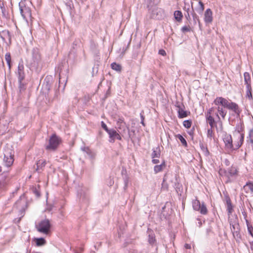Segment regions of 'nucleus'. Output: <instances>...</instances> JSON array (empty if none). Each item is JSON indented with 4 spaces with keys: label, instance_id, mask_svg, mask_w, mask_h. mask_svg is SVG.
<instances>
[{
    "label": "nucleus",
    "instance_id": "2eb2a0df",
    "mask_svg": "<svg viewBox=\"0 0 253 253\" xmlns=\"http://www.w3.org/2000/svg\"><path fill=\"white\" fill-rule=\"evenodd\" d=\"M216 108L218 113L221 116L223 119H225V117L227 114V111L224 109V106L221 105H217Z\"/></svg>",
    "mask_w": 253,
    "mask_h": 253
},
{
    "label": "nucleus",
    "instance_id": "9b49d317",
    "mask_svg": "<svg viewBox=\"0 0 253 253\" xmlns=\"http://www.w3.org/2000/svg\"><path fill=\"white\" fill-rule=\"evenodd\" d=\"M212 12L210 8H208L204 13V21L206 24H210L212 22Z\"/></svg>",
    "mask_w": 253,
    "mask_h": 253
},
{
    "label": "nucleus",
    "instance_id": "6e6552de",
    "mask_svg": "<svg viewBox=\"0 0 253 253\" xmlns=\"http://www.w3.org/2000/svg\"><path fill=\"white\" fill-rule=\"evenodd\" d=\"M109 135V141L110 143H114L116 139L119 140H122V137L120 134L114 129L111 128L108 132Z\"/></svg>",
    "mask_w": 253,
    "mask_h": 253
},
{
    "label": "nucleus",
    "instance_id": "338daca9",
    "mask_svg": "<svg viewBox=\"0 0 253 253\" xmlns=\"http://www.w3.org/2000/svg\"><path fill=\"white\" fill-rule=\"evenodd\" d=\"M141 124L143 126H145V124H144V121L141 120Z\"/></svg>",
    "mask_w": 253,
    "mask_h": 253
},
{
    "label": "nucleus",
    "instance_id": "ddd939ff",
    "mask_svg": "<svg viewBox=\"0 0 253 253\" xmlns=\"http://www.w3.org/2000/svg\"><path fill=\"white\" fill-rule=\"evenodd\" d=\"M226 203L227 206L228 215H230L233 211V206L231 203V200L229 197L226 198Z\"/></svg>",
    "mask_w": 253,
    "mask_h": 253
},
{
    "label": "nucleus",
    "instance_id": "f257e3e1",
    "mask_svg": "<svg viewBox=\"0 0 253 253\" xmlns=\"http://www.w3.org/2000/svg\"><path fill=\"white\" fill-rule=\"evenodd\" d=\"M215 105H221L224 108L233 111L238 116H240L241 112L238 105L233 102H229L226 98L222 97H217L213 101Z\"/></svg>",
    "mask_w": 253,
    "mask_h": 253
},
{
    "label": "nucleus",
    "instance_id": "ea45409f",
    "mask_svg": "<svg viewBox=\"0 0 253 253\" xmlns=\"http://www.w3.org/2000/svg\"><path fill=\"white\" fill-rule=\"evenodd\" d=\"M191 124L192 122L190 120H185L183 123V126L187 128H190Z\"/></svg>",
    "mask_w": 253,
    "mask_h": 253
},
{
    "label": "nucleus",
    "instance_id": "a878e982",
    "mask_svg": "<svg viewBox=\"0 0 253 253\" xmlns=\"http://www.w3.org/2000/svg\"><path fill=\"white\" fill-rule=\"evenodd\" d=\"M200 147L202 151V153L205 156H208L210 152L207 147L202 143H200Z\"/></svg>",
    "mask_w": 253,
    "mask_h": 253
},
{
    "label": "nucleus",
    "instance_id": "f3484780",
    "mask_svg": "<svg viewBox=\"0 0 253 253\" xmlns=\"http://www.w3.org/2000/svg\"><path fill=\"white\" fill-rule=\"evenodd\" d=\"M243 189L246 193H253V183L248 182L244 186Z\"/></svg>",
    "mask_w": 253,
    "mask_h": 253
},
{
    "label": "nucleus",
    "instance_id": "c756f323",
    "mask_svg": "<svg viewBox=\"0 0 253 253\" xmlns=\"http://www.w3.org/2000/svg\"><path fill=\"white\" fill-rule=\"evenodd\" d=\"M246 224L249 233L253 238V227L248 220H246Z\"/></svg>",
    "mask_w": 253,
    "mask_h": 253
},
{
    "label": "nucleus",
    "instance_id": "774afa93",
    "mask_svg": "<svg viewBox=\"0 0 253 253\" xmlns=\"http://www.w3.org/2000/svg\"><path fill=\"white\" fill-rule=\"evenodd\" d=\"M216 116L218 118V119H219V116H218V114H216Z\"/></svg>",
    "mask_w": 253,
    "mask_h": 253
},
{
    "label": "nucleus",
    "instance_id": "bb28decb",
    "mask_svg": "<svg viewBox=\"0 0 253 253\" xmlns=\"http://www.w3.org/2000/svg\"><path fill=\"white\" fill-rule=\"evenodd\" d=\"M192 205H193V208L194 210L197 211H199V210L200 209V207L201 204L199 200H198L197 199L194 200L193 201Z\"/></svg>",
    "mask_w": 253,
    "mask_h": 253
},
{
    "label": "nucleus",
    "instance_id": "4468645a",
    "mask_svg": "<svg viewBox=\"0 0 253 253\" xmlns=\"http://www.w3.org/2000/svg\"><path fill=\"white\" fill-rule=\"evenodd\" d=\"M148 237H149L148 238V242L150 244L153 245L156 241L155 234L153 233V231L152 230L149 229H148Z\"/></svg>",
    "mask_w": 253,
    "mask_h": 253
},
{
    "label": "nucleus",
    "instance_id": "7c9ffc66",
    "mask_svg": "<svg viewBox=\"0 0 253 253\" xmlns=\"http://www.w3.org/2000/svg\"><path fill=\"white\" fill-rule=\"evenodd\" d=\"M111 68L113 70H115L117 72H121L122 70V66L121 65L114 62L111 65Z\"/></svg>",
    "mask_w": 253,
    "mask_h": 253
},
{
    "label": "nucleus",
    "instance_id": "09e8293b",
    "mask_svg": "<svg viewBox=\"0 0 253 253\" xmlns=\"http://www.w3.org/2000/svg\"><path fill=\"white\" fill-rule=\"evenodd\" d=\"M213 112V108H211L209 109L206 113V117H208L209 116H211L212 112Z\"/></svg>",
    "mask_w": 253,
    "mask_h": 253
},
{
    "label": "nucleus",
    "instance_id": "864d4df0",
    "mask_svg": "<svg viewBox=\"0 0 253 253\" xmlns=\"http://www.w3.org/2000/svg\"><path fill=\"white\" fill-rule=\"evenodd\" d=\"M242 144L241 143H240V142H238L237 144L235 145V147L234 148L233 147V150H236V149H238V148H239L242 145Z\"/></svg>",
    "mask_w": 253,
    "mask_h": 253
},
{
    "label": "nucleus",
    "instance_id": "0e129e2a",
    "mask_svg": "<svg viewBox=\"0 0 253 253\" xmlns=\"http://www.w3.org/2000/svg\"><path fill=\"white\" fill-rule=\"evenodd\" d=\"M140 117H141V120H143V121L144 120V116L142 114H140Z\"/></svg>",
    "mask_w": 253,
    "mask_h": 253
},
{
    "label": "nucleus",
    "instance_id": "473e14b6",
    "mask_svg": "<svg viewBox=\"0 0 253 253\" xmlns=\"http://www.w3.org/2000/svg\"><path fill=\"white\" fill-rule=\"evenodd\" d=\"M191 5H192V9H193V2H191ZM192 17H193L194 23H196V20H197L198 21V22L199 25H200L201 23H200V19L199 18V17L196 14V13L194 11V10H193V13L192 14Z\"/></svg>",
    "mask_w": 253,
    "mask_h": 253
},
{
    "label": "nucleus",
    "instance_id": "58836bf2",
    "mask_svg": "<svg viewBox=\"0 0 253 253\" xmlns=\"http://www.w3.org/2000/svg\"><path fill=\"white\" fill-rule=\"evenodd\" d=\"M248 138L249 139L250 142L252 144H253V129H250Z\"/></svg>",
    "mask_w": 253,
    "mask_h": 253
},
{
    "label": "nucleus",
    "instance_id": "e2e57ef3",
    "mask_svg": "<svg viewBox=\"0 0 253 253\" xmlns=\"http://www.w3.org/2000/svg\"><path fill=\"white\" fill-rule=\"evenodd\" d=\"M198 225L199 227H200L202 225V221L200 220H199Z\"/></svg>",
    "mask_w": 253,
    "mask_h": 253
},
{
    "label": "nucleus",
    "instance_id": "603ef678",
    "mask_svg": "<svg viewBox=\"0 0 253 253\" xmlns=\"http://www.w3.org/2000/svg\"><path fill=\"white\" fill-rule=\"evenodd\" d=\"M244 134H240V140L238 142L242 144L243 142L244 141Z\"/></svg>",
    "mask_w": 253,
    "mask_h": 253
},
{
    "label": "nucleus",
    "instance_id": "cd10ccee",
    "mask_svg": "<svg viewBox=\"0 0 253 253\" xmlns=\"http://www.w3.org/2000/svg\"><path fill=\"white\" fill-rule=\"evenodd\" d=\"M174 16L175 19L179 22L182 20V12L179 10H176L174 13Z\"/></svg>",
    "mask_w": 253,
    "mask_h": 253
},
{
    "label": "nucleus",
    "instance_id": "4c0bfd02",
    "mask_svg": "<svg viewBox=\"0 0 253 253\" xmlns=\"http://www.w3.org/2000/svg\"><path fill=\"white\" fill-rule=\"evenodd\" d=\"M177 137L183 146H184L185 147L187 146V143L185 139L182 135H181L180 134H178Z\"/></svg>",
    "mask_w": 253,
    "mask_h": 253
},
{
    "label": "nucleus",
    "instance_id": "c85d7f7f",
    "mask_svg": "<svg viewBox=\"0 0 253 253\" xmlns=\"http://www.w3.org/2000/svg\"><path fill=\"white\" fill-rule=\"evenodd\" d=\"M206 120L208 123L210 125L211 127L213 128L215 125L214 118L211 116H209L208 117H206Z\"/></svg>",
    "mask_w": 253,
    "mask_h": 253
},
{
    "label": "nucleus",
    "instance_id": "4be33fe9",
    "mask_svg": "<svg viewBox=\"0 0 253 253\" xmlns=\"http://www.w3.org/2000/svg\"><path fill=\"white\" fill-rule=\"evenodd\" d=\"M51 77H46L44 79V81L43 83V85L45 87V88L49 90L50 88V81H51Z\"/></svg>",
    "mask_w": 253,
    "mask_h": 253
},
{
    "label": "nucleus",
    "instance_id": "b1692460",
    "mask_svg": "<svg viewBox=\"0 0 253 253\" xmlns=\"http://www.w3.org/2000/svg\"><path fill=\"white\" fill-rule=\"evenodd\" d=\"M160 155L161 151L159 147H157L155 149H153V152L151 155L152 158H159L160 157Z\"/></svg>",
    "mask_w": 253,
    "mask_h": 253
},
{
    "label": "nucleus",
    "instance_id": "bf43d9fd",
    "mask_svg": "<svg viewBox=\"0 0 253 253\" xmlns=\"http://www.w3.org/2000/svg\"><path fill=\"white\" fill-rule=\"evenodd\" d=\"M224 163L226 166H229L230 162L228 160L226 159L224 161Z\"/></svg>",
    "mask_w": 253,
    "mask_h": 253
},
{
    "label": "nucleus",
    "instance_id": "72a5a7b5",
    "mask_svg": "<svg viewBox=\"0 0 253 253\" xmlns=\"http://www.w3.org/2000/svg\"><path fill=\"white\" fill-rule=\"evenodd\" d=\"M5 59L7 62V64L9 67V68H11V56L10 53H6L5 55Z\"/></svg>",
    "mask_w": 253,
    "mask_h": 253
},
{
    "label": "nucleus",
    "instance_id": "a18cd8bd",
    "mask_svg": "<svg viewBox=\"0 0 253 253\" xmlns=\"http://www.w3.org/2000/svg\"><path fill=\"white\" fill-rule=\"evenodd\" d=\"M20 13L24 19H26V12L25 11V7H20Z\"/></svg>",
    "mask_w": 253,
    "mask_h": 253
},
{
    "label": "nucleus",
    "instance_id": "a19ab883",
    "mask_svg": "<svg viewBox=\"0 0 253 253\" xmlns=\"http://www.w3.org/2000/svg\"><path fill=\"white\" fill-rule=\"evenodd\" d=\"M7 183L5 180L0 181V189L1 190H3L5 189L6 186H7Z\"/></svg>",
    "mask_w": 253,
    "mask_h": 253
},
{
    "label": "nucleus",
    "instance_id": "423d86ee",
    "mask_svg": "<svg viewBox=\"0 0 253 253\" xmlns=\"http://www.w3.org/2000/svg\"><path fill=\"white\" fill-rule=\"evenodd\" d=\"M50 226L49 220L47 219H45L40 221L36 225V228L39 232L47 234L49 232Z\"/></svg>",
    "mask_w": 253,
    "mask_h": 253
},
{
    "label": "nucleus",
    "instance_id": "3c124183",
    "mask_svg": "<svg viewBox=\"0 0 253 253\" xmlns=\"http://www.w3.org/2000/svg\"><path fill=\"white\" fill-rule=\"evenodd\" d=\"M33 192L37 197H39L40 196V193L36 188L33 190Z\"/></svg>",
    "mask_w": 253,
    "mask_h": 253
},
{
    "label": "nucleus",
    "instance_id": "f704fd0d",
    "mask_svg": "<svg viewBox=\"0 0 253 253\" xmlns=\"http://www.w3.org/2000/svg\"><path fill=\"white\" fill-rule=\"evenodd\" d=\"M36 243L37 246H41L45 244V240L42 238H38L36 239Z\"/></svg>",
    "mask_w": 253,
    "mask_h": 253
},
{
    "label": "nucleus",
    "instance_id": "8fccbe9b",
    "mask_svg": "<svg viewBox=\"0 0 253 253\" xmlns=\"http://www.w3.org/2000/svg\"><path fill=\"white\" fill-rule=\"evenodd\" d=\"M25 11L26 12V17L31 16V11L28 7H25Z\"/></svg>",
    "mask_w": 253,
    "mask_h": 253
},
{
    "label": "nucleus",
    "instance_id": "49530a36",
    "mask_svg": "<svg viewBox=\"0 0 253 253\" xmlns=\"http://www.w3.org/2000/svg\"><path fill=\"white\" fill-rule=\"evenodd\" d=\"M101 124L102 127L108 133L109 132V130H110V129H109L108 128L107 125L105 124L104 122L102 121Z\"/></svg>",
    "mask_w": 253,
    "mask_h": 253
},
{
    "label": "nucleus",
    "instance_id": "c9c22d12",
    "mask_svg": "<svg viewBox=\"0 0 253 253\" xmlns=\"http://www.w3.org/2000/svg\"><path fill=\"white\" fill-rule=\"evenodd\" d=\"M200 208V209L199 210V211L200 212L201 214H206L207 213V208L204 204L201 205Z\"/></svg>",
    "mask_w": 253,
    "mask_h": 253
},
{
    "label": "nucleus",
    "instance_id": "5fc2aeb1",
    "mask_svg": "<svg viewBox=\"0 0 253 253\" xmlns=\"http://www.w3.org/2000/svg\"><path fill=\"white\" fill-rule=\"evenodd\" d=\"M159 53L162 55H166V51L164 50H159Z\"/></svg>",
    "mask_w": 253,
    "mask_h": 253
},
{
    "label": "nucleus",
    "instance_id": "39448f33",
    "mask_svg": "<svg viewBox=\"0 0 253 253\" xmlns=\"http://www.w3.org/2000/svg\"><path fill=\"white\" fill-rule=\"evenodd\" d=\"M61 142V138L56 134H52L49 139L48 144L46 145L45 149L47 150L55 151Z\"/></svg>",
    "mask_w": 253,
    "mask_h": 253
},
{
    "label": "nucleus",
    "instance_id": "de8ad7c7",
    "mask_svg": "<svg viewBox=\"0 0 253 253\" xmlns=\"http://www.w3.org/2000/svg\"><path fill=\"white\" fill-rule=\"evenodd\" d=\"M19 82V88L20 91H23L24 90H25V88L24 84L23 83H22V82Z\"/></svg>",
    "mask_w": 253,
    "mask_h": 253
},
{
    "label": "nucleus",
    "instance_id": "393cba45",
    "mask_svg": "<svg viewBox=\"0 0 253 253\" xmlns=\"http://www.w3.org/2000/svg\"><path fill=\"white\" fill-rule=\"evenodd\" d=\"M166 167L165 162H164L160 165H156L154 167V170L155 173L162 171Z\"/></svg>",
    "mask_w": 253,
    "mask_h": 253
},
{
    "label": "nucleus",
    "instance_id": "6e6d98bb",
    "mask_svg": "<svg viewBox=\"0 0 253 253\" xmlns=\"http://www.w3.org/2000/svg\"><path fill=\"white\" fill-rule=\"evenodd\" d=\"M242 214H243V215L244 217L245 221H246V220H248V219L247 218V213L245 211H243L242 212Z\"/></svg>",
    "mask_w": 253,
    "mask_h": 253
},
{
    "label": "nucleus",
    "instance_id": "e433bc0d",
    "mask_svg": "<svg viewBox=\"0 0 253 253\" xmlns=\"http://www.w3.org/2000/svg\"><path fill=\"white\" fill-rule=\"evenodd\" d=\"M199 4L200 5V7L197 8L196 10L199 14H202L205 8L204 5L201 0L199 1Z\"/></svg>",
    "mask_w": 253,
    "mask_h": 253
},
{
    "label": "nucleus",
    "instance_id": "2f4dec72",
    "mask_svg": "<svg viewBox=\"0 0 253 253\" xmlns=\"http://www.w3.org/2000/svg\"><path fill=\"white\" fill-rule=\"evenodd\" d=\"M117 124H120V126L118 127V128L119 129H123V131H125L126 130V127H125V123L124 122V121L120 119L119 121L117 122Z\"/></svg>",
    "mask_w": 253,
    "mask_h": 253
},
{
    "label": "nucleus",
    "instance_id": "20e7f679",
    "mask_svg": "<svg viewBox=\"0 0 253 253\" xmlns=\"http://www.w3.org/2000/svg\"><path fill=\"white\" fill-rule=\"evenodd\" d=\"M171 184L174 188L178 187V184L177 183L176 176L172 174H167L165 175L162 183V188L166 190L168 189V185Z\"/></svg>",
    "mask_w": 253,
    "mask_h": 253
},
{
    "label": "nucleus",
    "instance_id": "9d476101",
    "mask_svg": "<svg viewBox=\"0 0 253 253\" xmlns=\"http://www.w3.org/2000/svg\"><path fill=\"white\" fill-rule=\"evenodd\" d=\"M3 161L6 167H10L14 162L13 155L11 153L4 154Z\"/></svg>",
    "mask_w": 253,
    "mask_h": 253
},
{
    "label": "nucleus",
    "instance_id": "13d9d810",
    "mask_svg": "<svg viewBox=\"0 0 253 253\" xmlns=\"http://www.w3.org/2000/svg\"><path fill=\"white\" fill-rule=\"evenodd\" d=\"M184 247L187 249H191V245L188 244H185L184 245Z\"/></svg>",
    "mask_w": 253,
    "mask_h": 253
},
{
    "label": "nucleus",
    "instance_id": "4d7b16f0",
    "mask_svg": "<svg viewBox=\"0 0 253 253\" xmlns=\"http://www.w3.org/2000/svg\"><path fill=\"white\" fill-rule=\"evenodd\" d=\"M152 163L155 164H158V163H159V161L158 159H155L153 158V159L152 160Z\"/></svg>",
    "mask_w": 253,
    "mask_h": 253
},
{
    "label": "nucleus",
    "instance_id": "37998d69",
    "mask_svg": "<svg viewBox=\"0 0 253 253\" xmlns=\"http://www.w3.org/2000/svg\"><path fill=\"white\" fill-rule=\"evenodd\" d=\"M191 31V28L189 26H184L182 27L181 31L183 33H186L188 32H190Z\"/></svg>",
    "mask_w": 253,
    "mask_h": 253
},
{
    "label": "nucleus",
    "instance_id": "69168bd1",
    "mask_svg": "<svg viewBox=\"0 0 253 253\" xmlns=\"http://www.w3.org/2000/svg\"><path fill=\"white\" fill-rule=\"evenodd\" d=\"M59 85H60V84H61V78L60 77H59Z\"/></svg>",
    "mask_w": 253,
    "mask_h": 253
},
{
    "label": "nucleus",
    "instance_id": "5701e85b",
    "mask_svg": "<svg viewBox=\"0 0 253 253\" xmlns=\"http://www.w3.org/2000/svg\"><path fill=\"white\" fill-rule=\"evenodd\" d=\"M244 77L246 86L251 85V78L250 74L248 72H245L244 74Z\"/></svg>",
    "mask_w": 253,
    "mask_h": 253
},
{
    "label": "nucleus",
    "instance_id": "1a4fd4ad",
    "mask_svg": "<svg viewBox=\"0 0 253 253\" xmlns=\"http://www.w3.org/2000/svg\"><path fill=\"white\" fill-rule=\"evenodd\" d=\"M230 227L231 230L234 238L236 239V241L240 239L241 235L240 234V228L239 223L230 225Z\"/></svg>",
    "mask_w": 253,
    "mask_h": 253
},
{
    "label": "nucleus",
    "instance_id": "412c9836",
    "mask_svg": "<svg viewBox=\"0 0 253 253\" xmlns=\"http://www.w3.org/2000/svg\"><path fill=\"white\" fill-rule=\"evenodd\" d=\"M36 170L40 172V170H42V168L45 167L46 161L45 160H40L37 162Z\"/></svg>",
    "mask_w": 253,
    "mask_h": 253
},
{
    "label": "nucleus",
    "instance_id": "7ed1b4c3",
    "mask_svg": "<svg viewBox=\"0 0 253 253\" xmlns=\"http://www.w3.org/2000/svg\"><path fill=\"white\" fill-rule=\"evenodd\" d=\"M30 64L32 69L38 70L41 69L42 66L41 56L38 49L34 48L32 50V56Z\"/></svg>",
    "mask_w": 253,
    "mask_h": 253
},
{
    "label": "nucleus",
    "instance_id": "a211bd4d",
    "mask_svg": "<svg viewBox=\"0 0 253 253\" xmlns=\"http://www.w3.org/2000/svg\"><path fill=\"white\" fill-rule=\"evenodd\" d=\"M178 108L177 112L178 113V117L179 118H183L187 116V112L184 111L179 105L176 106Z\"/></svg>",
    "mask_w": 253,
    "mask_h": 253
},
{
    "label": "nucleus",
    "instance_id": "0eeeda50",
    "mask_svg": "<svg viewBox=\"0 0 253 253\" xmlns=\"http://www.w3.org/2000/svg\"><path fill=\"white\" fill-rule=\"evenodd\" d=\"M223 140L225 144V149L229 151H233V145L231 135L225 134L223 138Z\"/></svg>",
    "mask_w": 253,
    "mask_h": 253
},
{
    "label": "nucleus",
    "instance_id": "680f3d73",
    "mask_svg": "<svg viewBox=\"0 0 253 253\" xmlns=\"http://www.w3.org/2000/svg\"><path fill=\"white\" fill-rule=\"evenodd\" d=\"M186 18L188 19V18H190V15L188 12H187V14L185 15Z\"/></svg>",
    "mask_w": 253,
    "mask_h": 253
},
{
    "label": "nucleus",
    "instance_id": "aec40b11",
    "mask_svg": "<svg viewBox=\"0 0 253 253\" xmlns=\"http://www.w3.org/2000/svg\"><path fill=\"white\" fill-rule=\"evenodd\" d=\"M18 82H22V81L25 78L24 73L23 71V66H18Z\"/></svg>",
    "mask_w": 253,
    "mask_h": 253
},
{
    "label": "nucleus",
    "instance_id": "6ab92c4d",
    "mask_svg": "<svg viewBox=\"0 0 253 253\" xmlns=\"http://www.w3.org/2000/svg\"><path fill=\"white\" fill-rule=\"evenodd\" d=\"M246 97L248 98L249 100H253V95H252V88L251 87V85H246Z\"/></svg>",
    "mask_w": 253,
    "mask_h": 253
},
{
    "label": "nucleus",
    "instance_id": "c03bdc74",
    "mask_svg": "<svg viewBox=\"0 0 253 253\" xmlns=\"http://www.w3.org/2000/svg\"><path fill=\"white\" fill-rule=\"evenodd\" d=\"M3 121V119H0V130L1 129L2 131H6V130L7 129V125H4L3 126V128H1L2 125H3L2 123Z\"/></svg>",
    "mask_w": 253,
    "mask_h": 253
},
{
    "label": "nucleus",
    "instance_id": "f03ea898",
    "mask_svg": "<svg viewBox=\"0 0 253 253\" xmlns=\"http://www.w3.org/2000/svg\"><path fill=\"white\" fill-rule=\"evenodd\" d=\"M238 170L236 167L232 166L227 170L220 169L219 174L226 179V183L234 181L238 175Z\"/></svg>",
    "mask_w": 253,
    "mask_h": 253
},
{
    "label": "nucleus",
    "instance_id": "dca6fc26",
    "mask_svg": "<svg viewBox=\"0 0 253 253\" xmlns=\"http://www.w3.org/2000/svg\"><path fill=\"white\" fill-rule=\"evenodd\" d=\"M228 222L230 224V225H232L235 224H238L239 221L237 215L236 214L234 215L230 214V215H228Z\"/></svg>",
    "mask_w": 253,
    "mask_h": 253
},
{
    "label": "nucleus",
    "instance_id": "f8f14e48",
    "mask_svg": "<svg viewBox=\"0 0 253 253\" xmlns=\"http://www.w3.org/2000/svg\"><path fill=\"white\" fill-rule=\"evenodd\" d=\"M0 38L3 42H5L6 39H8L9 42H11V36L10 32L8 30H3L0 32Z\"/></svg>",
    "mask_w": 253,
    "mask_h": 253
},
{
    "label": "nucleus",
    "instance_id": "79ce46f5",
    "mask_svg": "<svg viewBox=\"0 0 253 253\" xmlns=\"http://www.w3.org/2000/svg\"><path fill=\"white\" fill-rule=\"evenodd\" d=\"M213 133L212 131V128L211 127L208 129L207 131V137L210 138H211L213 137Z\"/></svg>",
    "mask_w": 253,
    "mask_h": 253
},
{
    "label": "nucleus",
    "instance_id": "052dcab7",
    "mask_svg": "<svg viewBox=\"0 0 253 253\" xmlns=\"http://www.w3.org/2000/svg\"><path fill=\"white\" fill-rule=\"evenodd\" d=\"M251 249L252 250H253V241L250 243Z\"/></svg>",
    "mask_w": 253,
    "mask_h": 253
}]
</instances>
